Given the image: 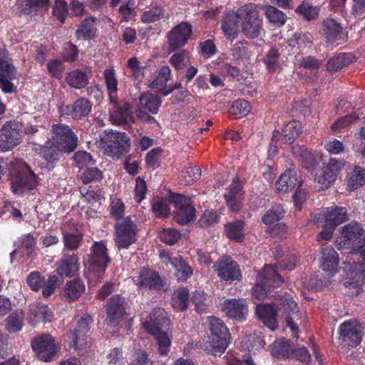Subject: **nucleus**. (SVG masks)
<instances>
[{
  "instance_id": "nucleus-34",
  "label": "nucleus",
  "mask_w": 365,
  "mask_h": 365,
  "mask_svg": "<svg viewBox=\"0 0 365 365\" xmlns=\"http://www.w3.org/2000/svg\"><path fill=\"white\" fill-rule=\"evenodd\" d=\"M125 300L119 294L109 299L106 305V313L110 322H118L125 314Z\"/></svg>"
},
{
  "instance_id": "nucleus-55",
  "label": "nucleus",
  "mask_w": 365,
  "mask_h": 365,
  "mask_svg": "<svg viewBox=\"0 0 365 365\" xmlns=\"http://www.w3.org/2000/svg\"><path fill=\"white\" fill-rule=\"evenodd\" d=\"M48 0H26L24 7V12L26 14H31L41 10H48Z\"/></svg>"
},
{
  "instance_id": "nucleus-63",
  "label": "nucleus",
  "mask_w": 365,
  "mask_h": 365,
  "mask_svg": "<svg viewBox=\"0 0 365 365\" xmlns=\"http://www.w3.org/2000/svg\"><path fill=\"white\" fill-rule=\"evenodd\" d=\"M53 15L56 17L61 23H63L68 15V5L63 0H55Z\"/></svg>"
},
{
  "instance_id": "nucleus-1",
  "label": "nucleus",
  "mask_w": 365,
  "mask_h": 365,
  "mask_svg": "<svg viewBox=\"0 0 365 365\" xmlns=\"http://www.w3.org/2000/svg\"><path fill=\"white\" fill-rule=\"evenodd\" d=\"M272 305L259 304L256 306L255 312L257 317L269 329L274 331L277 329V312L285 317L287 326L292 331L294 337H298L299 329L295 322L299 319V309L297 303L290 294L279 295L276 302Z\"/></svg>"
},
{
  "instance_id": "nucleus-59",
  "label": "nucleus",
  "mask_w": 365,
  "mask_h": 365,
  "mask_svg": "<svg viewBox=\"0 0 365 365\" xmlns=\"http://www.w3.org/2000/svg\"><path fill=\"white\" fill-rule=\"evenodd\" d=\"M247 42L240 41L232 45L230 53L235 60L244 59L247 56Z\"/></svg>"
},
{
  "instance_id": "nucleus-6",
  "label": "nucleus",
  "mask_w": 365,
  "mask_h": 365,
  "mask_svg": "<svg viewBox=\"0 0 365 365\" xmlns=\"http://www.w3.org/2000/svg\"><path fill=\"white\" fill-rule=\"evenodd\" d=\"M346 160L335 157L330 158L327 163L320 168L315 174L314 186L318 191L328 189L346 165Z\"/></svg>"
},
{
  "instance_id": "nucleus-39",
  "label": "nucleus",
  "mask_w": 365,
  "mask_h": 365,
  "mask_svg": "<svg viewBox=\"0 0 365 365\" xmlns=\"http://www.w3.org/2000/svg\"><path fill=\"white\" fill-rule=\"evenodd\" d=\"M365 185V169L355 165L353 170L348 173L346 190L352 192Z\"/></svg>"
},
{
  "instance_id": "nucleus-23",
  "label": "nucleus",
  "mask_w": 365,
  "mask_h": 365,
  "mask_svg": "<svg viewBox=\"0 0 365 365\" xmlns=\"http://www.w3.org/2000/svg\"><path fill=\"white\" fill-rule=\"evenodd\" d=\"M192 34V26L187 22L175 26L168 34L169 48L174 51L184 46Z\"/></svg>"
},
{
  "instance_id": "nucleus-42",
  "label": "nucleus",
  "mask_w": 365,
  "mask_h": 365,
  "mask_svg": "<svg viewBox=\"0 0 365 365\" xmlns=\"http://www.w3.org/2000/svg\"><path fill=\"white\" fill-rule=\"evenodd\" d=\"M266 19L272 24L283 26L287 21V16L282 11L271 5H263L261 7Z\"/></svg>"
},
{
  "instance_id": "nucleus-7",
  "label": "nucleus",
  "mask_w": 365,
  "mask_h": 365,
  "mask_svg": "<svg viewBox=\"0 0 365 365\" xmlns=\"http://www.w3.org/2000/svg\"><path fill=\"white\" fill-rule=\"evenodd\" d=\"M282 282L283 279L276 269L272 265H265L257 276V282L252 288V296L259 300L269 297V287H278Z\"/></svg>"
},
{
  "instance_id": "nucleus-17",
  "label": "nucleus",
  "mask_w": 365,
  "mask_h": 365,
  "mask_svg": "<svg viewBox=\"0 0 365 365\" xmlns=\"http://www.w3.org/2000/svg\"><path fill=\"white\" fill-rule=\"evenodd\" d=\"M170 202L177 209L175 219L180 225H186L195 217V209L192 205V198L180 194L170 196Z\"/></svg>"
},
{
  "instance_id": "nucleus-41",
  "label": "nucleus",
  "mask_w": 365,
  "mask_h": 365,
  "mask_svg": "<svg viewBox=\"0 0 365 365\" xmlns=\"http://www.w3.org/2000/svg\"><path fill=\"white\" fill-rule=\"evenodd\" d=\"M85 291V285L82 280L75 278L68 282L65 286L64 295L69 301L78 299Z\"/></svg>"
},
{
  "instance_id": "nucleus-3",
  "label": "nucleus",
  "mask_w": 365,
  "mask_h": 365,
  "mask_svg": "<svg viewBox=\"0 0 365 365\" xmlns=\"http://www.w3.org/2000/svg\"><path fill=\"white\" fill-rule=\"evenodd\" d=\"M237 17L241 31L247 38H258L263 33V19L256 4L250 3L241 6L237 10Z\"/></svg>"
},
{
  "instance_id": "nucleus-33",
  "label": "nucleus",
  "mask_w": 365,
  "mask_h": 365,
  "mask_svg": "<svg viewBox=\"0 0 365 365\" xmlns=\"http://www.w3.org/2000/svg\"><path fill=\"white\" fill-rule=\"evenodd\" d=\"M241 188L239 179L235 178L225 192L227 205L232 212H237L241 209Z\"/></svg>"
},
{
  "instance_id": "nucleus-13",
  "label": "nucleus",
  "mask_w": 365,
  "mask_h": 365,
  "mask_svg": "<svg viewBox=\"0 0 365 365\" xmlns=\"http://www.w3.org/2000/svg\"><path fill=\"white\" fill-rule=\"evenodd\" d=\"M16 77V71L6 49H0V88L5 93H11L14 85L11 82Z\"/></svg>"
},
{
  "instance_id": "nucleus-31",
  "label": "nucleus",
  "mask_w": 365,
  "mask_h": 365,
  "mask_svg": "<svg viewBox=\"0 0 365 365\" xmlns=\"http://www.w3.org/2000/svg\"><path fill=\"white\" fill-rule=\"evenodd\" d=\"M78 269V257L75 254H63L60 261L56 264V272L61 276L71 277L76 274Z\"/></svg>"
},
{
  "instance_id": "nucleus-43",
  "label": "nucleus",
  "mask_w": 365,
  "mask_h": 365,
  "mask_svg": "<svg viewBox=\"0 0 365 365\" xmlns=\"http://www.w3.org/2000/svg\"><path fill=\"white\" fill-rule=\"evenodd\" d=\"M293 351V348L289 340L282 338L274 341L272 345L271 354L273 356L279 358H288Z\"/></svg>"
},
{
  "instance_id": "nucleus-47",
  "label": "nucleus",
  "mask_w": 365,
  "mask_h": 365,
  "mask_svg": "<svg viewBox=\"0 0 365 365\" xmlns=\"http://www.w3.org/2000/svg\"><path fill=\"white\" fill-rule=\"evenodd\" d=\"M244 222L236 220L225 225V231L227 237L232 240L240 242L244 237Z\"/></svg>"
},
{
  "instance_id": "nucleus-48",
  "label": "nucleus",
  "mask_w": 365,
  "mask_h": 365,
  "mask_svg": "<svg viewBox=\"0 0 365 365\" xmlns=\"http://www.w3.org/2000/svg\"><path fill=\"white\" fill-rule=\"evenodd\" d=\"M103 76L108 92L109 98L111 101H114L115 93L118 90V81L113 69L106 68L104 71Z\"/></svg>"
},
{
  "instance_id": "nucleus-57",
  "label": "nucleus",
  "mask_w": 365,
  "mask_h": 365,
  "mask_svg": "<svg viewBox=\"0 0 365 365\" xmlns=\"http://www.w3.org/2000/svg\"><path fill=\"white\" fill-rule=\"evenodd\" d=\"M296 11L302 15L307 21L313 20L319 15L318 8L309 4V3L302 4L297 8Z\"/></svg>"
},
{
  "instance_id": "nucleus-9",
  "label": "nucleus",
  "mask_w": 365,
  "mask_h": 365,
  "mask_svg": "<svg viewBox=\"0 0 365 365\" xmlns=\"http://www.w3.org/2000/svg\"><path fill=\"white\" fill-rule=\"evenodd\" d=\"M363 327L355 320L346 321L339 326V347L346 349L356 347L362 338Z\"/></svg>"
},
{
  "instance_id": "nucleus-44",
  "label": "nucleus",
  "mask_w": 365,
  "mask_h": 365,
  "mask_svg": "<svg viewBox=\"0 0 365 365\" xmlns=\"http://www.w3.org/2000/svg\"><path fill=\"white\" fill-rule=\"evenodd\" d=\"M170 76L171 71L169 66H162L155 79L149 84L150 88L155 89L158 91H163L166 88L168 81L170 79Z\"/></svg>"
},
{
  "instance_id": "nucleus-8",
  "label": "nucleus",
  "mask_w": 365,
  "mask_h": 365,
  "mask_svg": "<svg viewBox=\"0 0 365 365\" xmlns=\"http://www.w3.org/2000/svg\"><path fill=\"white\" fill-rule=\"evenodd\" d=\"M16 163V173L11 182L13 192L19 193L34 189L38 183L37 176L26 163L18 161Z\"/></svg>"
},
{
  "instance_id": "nucleus-56",
  "label": "nucleus",
  "mask_w": 365,
  "mask_h": 365,
  "mask_svg": "<svg viewBox=\"0 0 365 365\" xmlns=\"http://www.w3.org/2000/svg\"><path fill=\"white\" fill-rule=\"evenodd\" d=\"M200 168L199 167L194 166L187 168L185 170H182L180 175V178L185 185H190L200 179Z\"/></svg>"
},
{
  "instance_id": "nucleus-28",
  "label": "nucleus",
  "mask_w": 365,
  "mask_h": 365,
  "mask_svg": "<svg viewBox=\"0 0 365 365\" xmlns=\"http://www.w3.org/2000/svg\"><path fill=\"white\" fill-rule=\"evenodd\" d=\"M91 110V104L86 98H81L73 104L60 108L61 115H68L73 119H81L88 115Z\"/></svg>"
},
{
  "instance_id": "nucleus-14",
  "label": "nucleus",
  "mask_w": 365,
  "mask_h": 365,
  "mask_svg": "<svg viewBox=\"0 0 365 365\" xmlns=\"http://www.w3.org/2000/svg\"><path fill=\"white\" fill-rule=\"evenodd\" d=\"M31 344L37 357L45 362L53 360L59 349L50 334L38 335L31 340Z\"/></svg>"
},
{
  "instance_id": "nucleus-60",
  "label": "nucleus",
  "mask_w": 365,
  "mask_h": 365,
  "mask_svg": "<svg viewBox=\"0 0 365 365\" xmlns=\"http://www.w3.org/2000/svg\"><path fill=\"white\" fill-rule=\"evenodd\" d=\"M219 215L216 211L206 210L199 220V225L201 227H209L218 222Z\"/></svg>"
},
{
  "instance_id": "nucleus-19",
  "label": "nucleus",
  "mask_w": 365,
  "mask_h": 365,
  "mask_svg": "<svg viewBox=\"0 0 365 365\" xmlns=\"http://www.w3.org/2000/svg\"><path fill=\"white\" fill-rule=\"evenodd\" d=\"M213 267L221 280L233 282L240 279L241 272L239 266L230 257H222L215 263Z\"/></svg>"
},
{
  "instance_id": "nucleus-46",
  "label": "nucleus",
  "mask_w": 365,
  "mask_h": 365,
  "mask_svg": "<svg viewBox=\"0 0 365 365\" xmlns=\"http://www.w3.org/2000/svg\"><path fill=\"white\" fill-rule=\"evenodd\" d=\"M354 56L351 53H340L330 58L327 63V69L329 71H336L343 66L353 61Z\"/></svg>"
},
{
  "instance_id": "nucleus-54",
  "label": "nucleus",
  "mask_w": 365,
  "mask_h": 365,
  "mask_svg": "<svg viewBox=\"0 0 365 365\" xmlns=\"http://www.w3.org/2000/svg\"><path fill=\"white\" fill-rule=\"evenodd\" d=\"M24 315L22 312L13 313L6 319V329L11 333L19 331L23 326Z\"/></svg>"
},
{
  "instance_id": "nucleus-10",
  "label": "nucleus",
  "mask_w": 365,
  "mask_h": 365,
  "mask_svg": "<svg viewBox=\"0 0 365 365\" xmlns=\"http://www.w3.org/2000/svg\"><path fill=\"white\" fill-rule=\"evenodd\" d=\"M52 136L48 140L58 147L63 153H71L78 145V138L73 130L65 124L52 125Z\"/></svg>"
},
{
  "instance_id": "nucleus-37",
  "label": "nucleus",
  "mask_w": 365,
  "mask_h": 365,
  "mask_svg": "<svg viewBox=\"0 0 365 365\" xmlns=\"http://www.w3.org/2000/svg\"><path fill=\"white\" fill-rule=\"evenodd\" d=\"M96 20L94 17L90 16L81 21L76 31L78 40H91L97 36Z\"/></svg>"
},
{
  "instance_id": "nucleus-50",
  "label": "nucleus",
  "mask_w": 365,
  "mask_h": 365,
  "mask_svg": "<svg viewBox=\"0 0 365 365\" xmlns=\"http://www.w3.org/2000/svg\"><path fill=\"white\" fill-rule=\"evenodd\" d=\"M284 212L282 205L279 204L274 205L263 215L262 221L266 225H272L281 220Z\"/></svg>"
},
{
  "instance_id": "nucleus-38",
  "label": "nucleus",
  "mask_w": 365,
  "mask_h": 365,
  "mask_svg": "<svg viewBox=\"0 0 365 365\" xmlns=\"http://www.w3.org/2000/svg\"><path fill=\"white\" fill-rule=\"evenodd\" d=\"M237 11L227 14L222 20L221 29L227 39L233 41L238 34Z\"/></svg>"
},
{
  "instance_id": "nucleus-2",
  "label": "nucleus",
  "mask_w": 365,
  "mask_h": 365,
  "mask_svg": "<svg viewBox=\"0 0 365 365\" xmlns=\"http://www.w3.org/2000/svg\"><path fill=\"white\" fill-rule=\"evenodd\" d=\"M170 325V319L166 312L161 308H155L149 314V320L143 323V327L152 334L158 344V351L161 356H168L171 341L167 332Z\"/></svg>"
},
{
  "instance_id": "nucleus-45",
  "label": "nucleus",
  "mask_w": 365,
  "mask_h": 365,
  "mask_svg": "<svg viewBox=\"0 0 365 365\" xmlns=\"http://www.w3.org/2000/svg\"><path fill=\"white\" fill-rule=\"evenodd\" d=\"M66 80L69 86L77 89L84 88L88 84L87 74L77 69L68 73Z\"/></svg>"
},
{
  "instance_id": "nucleus-22",
  "label": "nucleus",
  "mask_w": 365,
  "mask_h": 365,
  "mask_svg": "<svg viewBox=\"0 0 365 365\" xmlns=\"http://www.w3.org/2000/svg\"><path fill=\"white\" fill-rule=\"evenodd\" d=\"M321 34L327 45H331L336 42L341 43L347 38L341 25L334 19H327L323 21Z\"/></svg>"
},
{
  "instance_id": "nucleus-35",
  "label": "nucleus",
  "mask_w": 365,
  "mask_h": 365,
  "mask_svg": "<svg viewBox=\"0 0 365 365\" xmlns=\"http://www.w3.org/2000/svg\"><path fill=\"white\" fill-rule=\"evenodd\" d=\"M169 263L174 268V275L178 281H186L192 275V267L183 260L182 257H170Z\"/></svg>"
},
{
  "instance_id": "nucleus-36",
  "label": "nucleus",
  "mask_w": 365,
  "mask_h": 365,
  "mask_svg": "<svg viewBox=\"0 0 365 365\" xmlns=\"http://www.w3.org/2000/svg\"><path fill=\"white\" fill-rule=\"evenodd\" d=\"M53 314L48 307L46 305H33L29 310V323L35 326L40 322H50Z\"/></svg>"
},
{
  "instance_id": "nucleus-52",
  "label": "nucleus",
  "mask_w": 365,
  "mask_h": 365,
  "mask_svg": "<svg viewBox=\"0 0 365 365\" xmlns=\"http://www.w3.org/2000/svg\"><path fill=\"white\" fill-rule=\"evenodd\" d=\"M189 291L187 288H180L176 290L173 298V305L178 310L183 311L187 308Z\"/></svg>"
},
{
  "instance_id": "nucleus-51",
  "label": "nucleus",
  "mask_w": 365,
  "mask_h": 365,
  "mask_svg": "<svg viewBox=\"0 0 365 365\" xmlns=\"http://www.w3.org/2000/svg\"><path fill=\"white\" fill-rule=\"evenodd\" d=\"M289 46H297L299 48H311L312 46V36L309 34L297 31L288 41Z\"/></svg>"
},
{
  "instance_id": "nucleus-26",
  "label": "nucleus",
  "mask_w": 365,
  "mask_h": 365,
  "mask_svg": "<svg viewBox=\"0 0 365 365\" xmlns=\"http://www.w3.org/2000/svg\"><path fill=\"white\" fill-rule=\"evenodd\" d=\"M135 282L140 289L160 290L165 285L158 273L149 269L140 270Z\"/></svg>"
},
{
  "instance_id": "nucleus-11",
  "label": "nucleus",
  "mask_w": 365,
  "mask_h": 365,
  "mask_svg": "<svg viewBox=\"0 0 365 365\" xmlns=\"http://www.w3.org/2000/svg\"><path fill=\"white\" fill-rule=\"evenodd\" d=\"M161 103V98L158 96L148 92L142 93L135 110L137 118L144 123H155V119L150 114H157Z\"/></svg>"
},
{
  "instance_id": "nucleus-58",
  "label": "nucleus",
  "mask_w": 365,
  "mask_h": 365,
  "mask_svg": "<svg viewBox=\"0 0 365 365\" xmlns=\"http://www.w3.org/2000/svg\"><path fill=\"white\" fill-rule=\"evenodd\" d=\"M246 343L248 344V351L253 354L262 349L264 346V341L260 334L250 336Z\"/></svg>"
},
{
  "instance_id": "nucleus-53",
  "label": "nucleus",
  "mask_w": 365,
  "mask_h": 365,
  "mask_svg": "<svg viewBox=\"0 0 365 365\" xmlns=\"http://www.w3.org/2000/svg\"><path fill=\"white\" fill-rule=\"evenodd\" d=\"M35 244L34 238L32 235L27 234L24 235L21 237V245L19 250H14L10 255L11 262H13L15 255L18 254L19 251L24 252L27 257H29L33 252Z\"/></svg>"
},
{
  "instance_id": "nucleus-25",
  "label": "nucleus",
  "mask_w": 365,
  "mask_h": 365,
  "mask_svg": "<svg viewBox=\"0 0 365 365\" xmlns=\"http://www.w3.org/2000/svg\"><path fill=\"white\" fill-rule=\"evenodd\" d=\"M221 310L231 319L242 320L248 313L247 302L242 298L227 299L221 303Z\"/></svg>"
},
{
  "instance_id": "nucleus-4",
  "label": "nucleus",
  "mask_w": 365,
  "mask_h": 365,
  "mask_svg": "<svg viewBox=\"0 0 365 365\" xmlns=\"http://www.w3.org/2000/svg\"><path fill=\"white\" fill-rule=\"evenodd\" d=\"M97 146L107 155L119 158L128 151L130 142L125 133L110 131L100 135Z\"/></svg>"
},
{
  "instance_id": "nucleus-27",
  "label": "nucleus",
  "mask_w": 365,
  "mask_h": 365,
  "mask_svg": "<svg viewBox=\"0 0 365 365\" xmlns=\"http://www.w3.org/2000/svg\"><path fill=\"white\" fill-rule=\"evenodd\" d=\"M302 133V125L299 122L292 120L289 122L283 128L282 133L274 130L272 134V140L284 144H292L297 138Z\"/></svg>"
},
{
  "instance_id": "nucleus-15",
  "label": "nucleus",
  "mask_w": 365,
  "mask_h": 365,
  "mask_svg": "<svg viewBox=\"0 0 365 365\" xmlns=\"http://www.w3.org/2000/svg\"><path fill=\"white\" fill-rule=\"evenodd\" d=\"M22 124L19 121L6 122L0 130V150L8 151L17 146L22 138Z\"/></svg>"
},
{
  "instance_id": "nucleus-62",
  "label": "nucleus",
  "mask_w": 365,
  "mask_h": 365,
  "mask_svg": "<svg viewBox=\"0 0 365 365\" xmlns=\"http://www.w3.org/2000/svg\"><path fill=\"white\" fill-rule=\"evenodd\" d=\"M74 160L76 165L82 169L84 167L93 165L95 163L90 153L86 151H78L74 154Z\"/></svg>"
},
{
  "instance_id": "nucleus-18",
  "label": "nucleus",
  "mask_w": 365,
  "mask_h": 365,
  "mask_svg": "<svg viewBox=\"0 0 365 365\" xmlns=\"http://www.w3.org/2000/svg\"><path fill=\"white\" fill-rule=\"evenodd\" d=\"M346 276V278L343 282L344 286L350 289H353L348 294L357 295L361 289V286L365 282V264L356 262L350 264Z\"/></svg>"
},
{
  "instance_id": "nucleus-12",
  "label": "nucleus",
  "mask_w": 365,
  "mask_h": 365,
  "mask_svg": "<svg viewBox=\"0 0 365 365\" xmlns=\"http://www.w3.org/2000/svg\"><path fill=\"white\" fill-rule=\"evenodd\" d=\"M114 241L118 249H128L135 242L138 227L130 217L117 221Z\"/></svg>"
},
{
  "instance_id": "nucleus-49",
  "label": "nucleus",
  "mask_w": 365,
  "mask_h": 365,
  "mask_svg": "<svg viewBox=\"0 0 365 365\" xmlns=\"http://www.w3.org/2000/svg\"><path fill=\"white\" fill-rule=\"evenodd\" d=\"M251 110L250 104L248 101L239 99L235 101L229 108V114L235 118H240L246 116Z\"/></svg>"
},
{
  "instance_id": "nucleus-24",
  "label": "nucleus",
  "mask_w": 365,
  "mask_h": 365,
  "mask_svg": "<svg viewBox=\"0 0 365 365\" xmlns=\"http://www.w3.org/2000/svg\"><path fill=\"white\" fill-rule=\"evenodd\" d=\"M363 234V230L356 222H351L341 227L340 235L336 240L339 250L348 249L354 245Z\"/></svg>"
},
{
  "instance_id": "nucleus-20",
  "label": "nucleus",
  "mask_w": 365,
  "mask_h": 365,
  "mask_svg": "<svg viewBox=\"0 0 365 365\" xmlns=\"http://www.w3.org/2000/svg\"><path fill=\"white\" fill-rule=\"evenodd\" d=\"M109 261L105 244L102 241L95 242L91 248V254L88 259V269L93 272H103Z\"/></svg>"
},
{
  "instance_id": "nucleus-40",
  "label": "nucleus",
  "mask_w": 365,
  "mask_h": 365,
  "mask_svg": "<svg viewBox=\"0 0 365 365\" xmlns=\"http://www.w3.org/2000/svg\"><path fill=\"white\" fill-rule=\"evenodd\" d=\"M297 180V172L294 170H287L280 175L274 186L279 192H288L295 187Z\"/></svg>"
},
{
  "instance_id": "nucleus-30",
  "label": "nucleus",
  "mask_w": 365,
  "mask_h": 365,
  "mask_svg": "<svg viewBox=\"0 0 365 365\" xmlns=\"http://www.w3.org/2000/svg\"><path fill=\"white\" fill-rule=\"evenodd\" d=\"M319 261L320 267L328 274L333 275L337 272L339 256L332 247L327 246L322 248Z\"/></svg>"
},
{
  "instance_id": "nucleus-16",
  "label": "nucleus",
  "mask_w": 365,
  "mask_h": 365,
  "mask_svg": "<svg viewBox=\"0 0 365 365\" xmlns=\"http://www.w3.org/2000/svg\"><path fill=\"white\" fill-rule=\"evenodd\" d=\"M92 323L93 319L87 314L81 316L77 320L76 327L68 336L76 349H86L90 346L91 341L88 339V333Z\"/></svg>"
},
{
  "instance_id": "nucleus-64",
  "label": "nucleus",
  "mask_w": 365,
  "mask_h": 365,
  "mask_svg": "<svg viewBox=\"0 0 365 365\" xmlns=\"http://www.w3.org/2000/svg\"><path fill=\"white\" fill-rule=\"evenodd\" d=\"M187 52L185 50L173 53L170 58V63L178 70L182 69L187 65Z\"/></svg>"
},
{
  "instance_id": "nucleus-61",
  "label": "nucleus",
  "mask_w": 365,
  "mask_h": 365,
  "mask_svg": "<svg viewBox=\"0 0 365 365\" xmlns=\"http://www.w3.org/2000/svg\"><path fill=\"white\" fill-rule=\"evenodd\" d=\"M153 211L157 217H167L170 214L168 201L162 198L155 200L153 204Z\"/></svg>"
},
{
  "instance_id": "nucleus-5",
  "label": "nucleus",
  "mask_w": 365,
  "mask_h": 365,
  "mask_svg": "<svg viewBox=\"0 0 365 365\" xmlns=\"http://www.w3.org/2000/svg\"><path fill=\"white\" fill-rule=\"evenodd\" d=\"M208 321L211 338L206 348L212 355H221L228 346L230 334L221 319L209 317Z\"/></svg>"
},
{
  "instance_id": "nucleus-29",
  "label": "nucleus",
  "mask_w": 365,
  "mask_h": 365,
  "mask_svg": "<svg viewBox=\"0 0 365 365\" xmlns=\"http://www.w3.org/2000/svg\"><path fill=\"white\" fill-rule=\"evenodd\" d=\"M62 153H63V150H59L58 146L48 140L40 151V155L43 160V168L48 171L53 170L59 161Z\"/></svg>"
},
{
  "instance_id": "nucleus-21",
  "label": "nucleus",
  "mask_w": 365,
  "mask_h": 365,
  "mask_svg": "<svg viewBox=\"0 0 365 365\" xmlns=\"http://www.w3.org/2000/svg\"><path fill=\"white\" fill-rule=\"evenodd\" d=\"M348 220L347 210L344 207L333 206L322 210L319 217L314 216L313 220L317 223H326V226L335 227Z\"/></svg>"
},
{
  "instance_id": "nucleus-32",
  "label": "nucleus",
  "mask_w": 365,
  "mask_h": 365,
  "mask_svg": "<svg viewBox=\"0 0 365 365\" xmlns=\"http://www.w3.org/2000/svg\"><path fill=\"white\" fill-rule=\"evenodd\" d=\"M113 108L110 113V120L115 125H125L128 121H134L130 106L127 103H116L114 101Z\"/></svg>"
}]
</instances>
